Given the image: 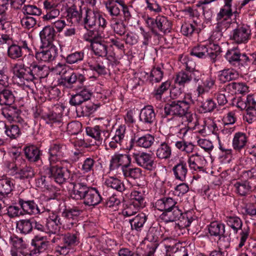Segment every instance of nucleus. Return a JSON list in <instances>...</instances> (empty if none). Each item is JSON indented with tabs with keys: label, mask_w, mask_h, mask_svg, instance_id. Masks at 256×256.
<instances>
[{
	"label": "nucleus",
	"mask_w": 256,
	"mask_h": 256,
	"mask_svg": "<svg viewBox=\"0 0 256 256\" xmlns=\"http://www.w3.org/2000/svg\"><path fill=\"white\" fill-rule=\"evenodd\" d=\"M14 78L21 86H27V83L34 80L42 79L49 74V68L46 65L37 64L36 62L27 64H15L12 68Z\"/></svg>",
	"instance_id": "1"
},
{
	"label": "nucleus",
	"mask_w": 256,
	"mask_h": 256,
	"mask_svg": "<svg viewBox=\"0 0 256 256\" xmlns=\"http://www.w3.org/2000/svg\"><path fill=\"white\" fill-rule=\"evenodd\" d=\"M232 0H224V5L222 8L217 14L218 21L217 32H214L211 36V39L214 40L216 38L220 40L222 36L221 32L226 30L229 28L232 23V16L233 12L232 8Z\"/></svg>",
	"instance_id": "2"
},
{
	"label": "nucleus",
	"mask_w": 256,
	"mask_h": 256,
	"mask_svg": "<svg viewBox=\"0 0 256 256\" xmlns=\"http://www.w3.org/2000/svg\"><path fill=\"white\" fill-rule=\"evenodd\" d=\"M193 104H194V100L191 94H186L182 100H174L166 104L164 108L163 116H183L187 111L189 110L190 106Z\"/></svg>",
	"instance_id": "3"
},
{
	"label": "nucleus",
	"mask_w": 256,
	"mask_h": 256,
	"mask_svg": "<svg viewBox=\"0 0 256 256\" xmlns=\"http://www.w3.org/2000/svg\"><path fill=\"white\" fill-rule=\"evenodd\" d=\"M228 226L230 227L234 233H237L239 230H242L240 234V242L238 248H242L248 238L250 230L248 227L244 228L242 229V220L237 216H228L225 220Z\"/></svg>",
	"instance_id": "4"
},
{
	"label": "nucleus",
	"mask_w": 256,
	"mask_h": 256,
	"mask_svg": "<svg viewBox=\"0 0 256 256\" xmlns=\"http://www.w3.org/2000/svg\"><path fill=\"white\" fill-rule=\"evenodd\" d=\"M85 28L89 29L98 26L99 28H104L106 26V19L97 11L90 9L86 10L82 21Z\"/></svg>",
	"instance_id": "5"
},
{
	"label": "nucleus",
	"mask_w": 256,
	"mask_h": 256,
	"mask_svg": "<svg viewBox=\"0 0 256 256\" xmlns=\"http://www.w3.org/2000/svg\"><path fill=\"white\" fill-rule=\"evenodd\" d=\"M202 74L200 71H194L190 72L181 70L176 75L174 80L176 85L184 88L188 86L192 81L194 82H198L201 80Z\"/></svg>",
	"instance_id": "6"
},
{
	"label": "nucleus",
	"mask_w": 256,
	"mask_h": 256,
	"mask_svg": "<svg viewBox=\"0 0 256 256\" xmlns=\"http://www.w3.org/2000/svg\"><path fill=\"white\" fill-rule=\"evenodd\" d=\"M146 22L152 32L156 34H157L156 28L164 34L170 32L172 28L170 21L164 16H158L156 19L148 17Z\"/></svg>",
	"instance_id": "7"
},
{
	"label": "nucleus",
	"mask_w": 256,
	"mask_h": 256,
	"mask_svg": "<svg viewBox=\"0 0 256 256\" xmlns=\"http://www.w3.org/2000/svg\"><path fill=\"white\" fill-rule=\"evenodd\" d=\"M46 170L47 176L60 184L66 182L70 176V170L62 166H51Z\"/></svg>",
	"instance_id": "8"
},
{
	"label": "nucleus",
	"mask_w": 256,
	"mask_h": 256,
	"mask_svg": "<svg viewBox=\"0 0 256 256\" xmlns=\"http://www.w3.org/2000/svg\"><path fill=\"white\" fill-rule=\"evenodd\" d=\"M251 37V30L248 26L240 24L237 26L232 32L230 40L236 44H246Z\"/></svg>",
	"instance_id": "9"
},
{
	"label": "nucleus",
	"mask_w": 256,
	"mask_h": 256,
	"mask_svg": "<svg viewBox=\"0 0 256 256\" xmlns=\"http://www.w3.org/2000/svg\"><path fill=\"white\" fill-rule=\"evenodd\" d=\"M62 237L64 243L62 246H58L56 250L61 254H66L68 253L71 247L74 246L79 243L78 234L77 232H68L62 234Z\"/></svg>",
	"instance_id": "10"
},
{
	"label": "nucleus",
	"mask_w": 256,
	"mask_h": 256,
	"mask_svg": "<svg viewBox=\"0 0 256 256\" xmlns=\"http://www.w3.org/2000/svg\"><path fill=\"white\" fill-rule=\"evenodd\" d=\"M132 157L136 164L146 170H152L156 168V164L151 154L146 152H132Z\"/></svg>",
	"instance_id": "11"
},
{
	"label": "nucleus",
	"mask_w": 256,
	"mask_h": 256,
	"mask_svg": "<svg viewBox=\"0 0 256 256\" xmlns=\"http://www.w3.org/2000/svg\"><path fill=\"white\" fill-rule=\"evenodd\" d=\"M132 164L130 156L126 154H115L110 160L111 168H118L121 166L122 172Z\"/></svg>",
	"instance_id": "12"
},
{
	"label": "nucleus",
	"mask_w": 256,
	"mask_h": 256,
	"mask_svg": "<svg viewBox=\"0 0 256 256\" xmlns=\"http://www.w3.org/2000/svg\"><path fill=\"white\" fill-rule=\"evenodd\" d=\"M86 132L88 136L96 141V143L97 145L105 142L110 136L109 130L101 128L99 126H96L93 128L88 127L86 128Z\"/></svg>",
	"instance_id": "13"
},
{
	"label": "nucleus",
	"mask_w": 256,
	"mask_h": 256,
	"mask_svg": "<svg viewBox=\"0 0 256 256\" xmlns=\"http://www.w3.org/2000/svg\"><path fill=\"white\" fill-rule=\"evenodd\" d=\"M64 225V221L56 214L52 213L50 214L46 219V232L52 234H56L60 230V226Z\"/></svg>",
	"instance_id": "14"
},
{
	"label": "nucleus",
	"mask_w": 256,
	"mask_h": 256,
	"mask_svg": "<svg viewBox=\"0 0 256 256\" xmlns=\"http://www.w3.org/2000/svg\"><path fill=\"white\" fill-rule=\"evenodd\" d=\"M114 60V57L109 56L107 58L98 62L96 64L88 62V66L91 70L96 71L99 74H106L108 71L112 68L113 64L112 62Z\"/></svg>",
	"instance_id": "15"
},
{
	"label": "nucleus",
	"mask_w": 256,
	"mask_h": 256,
	"mask_svg": "<svg viewBox=\"0 0 256 256\" xmlns=\"http://www.w3.org/2000/svg\"><path fill=\"white\" fill-rule=\"evenodd\" d=\"M82 210L78 206H73L66 210L62 214L64 218V225L67 228H70L74 224H76L78 218L82 212Z\"/></svg>",
	"instance_id": "16"
},
{
	"label": "nucleus",
	"mask_w": 256,
	"mask_h": 256,
	"mask_svg": "<svg viewBox=\"0 0 256 256\" xmlns=\"http://www.w3.org/2000/svg\"><path fill=\"white\" fill-rule=\"evenodd\" d=\"M126 126H120L115 132L114 134L112 136L110 140L108 138L105 142H104L105 145L108 144L110 148L114 150L119 148L124 140L125 136Z\"/></svg>",
	"instance_id": "17"
},
{
	"label": "nucleus",
	"mask_w": 256,
	"mask_h": 256,
	"mask_svg": "<svg viewBox=\"0 0 256 256\" xmlns=\"http://www.w3.org/2000/svg\"><path fill=\"white\" fill-rule=\"evenodd\" d=\"M46 49L36 54V60L41 62H49L54 60L58 55V50L55 46H49Z\"/></svg>",
	"instance_id": "18"
},
{
	"label": "nucleus",
	"mask_w": 256,
	"mask_h": 256,
	"mask_svg": "<svg viewBox=\"0 0 256 256\" xmlns=\"http://www.w3.org/2000/svg\"><path fill=\"white\" fill-rule=\"evenodd\" d=\"M8 106L2 110V114L8 120H12L18 122L22 125L26 124L24 120L20 117L21 110L16 106L8 105Z\"/></svg>",
	"instance_id": "19"
},
{
	"label": "nucleus",
	"mask_w": 256,
	"mask_h": 256,
	"mask_svg": "<svg viewBox=\"0 0 256 256\" xmlns=\"http://www.w3.org/2000/svg\"><path fill=\"white\" fill-rule=\"evenodd\" d=\"M40 36L43 46H52L56 36V31L54 28L47 26H44L40 32Z\"/></svg>",
	"instance_id": "20"
},
{
	"label": "nucleus",
	"mask_w": 256,
	"mask_h": 256,
	"mask_svg": "<svg viewBox=\"0 0 256 256\" xmlns=\"http://www.w3.org/2000/svg\"><path fill=\"white\" fill-rule=\"evenodd\" d=\"M68 20L74 24H78L82 21V10L81 7L76 4L68 8L66 10Z\"/></svg>",
	"instance_id": "21"
},
{
	"label": "nucleus",
	"mask_w": 256,
	"mask_h": 256,
	"mask_svg": "<svg viewBox=\"0 0 256 256\" xmlns=\"http://www.w3.org/2000/svg\"><path fill=\"white\" fill-rule=\"evenodd\" d=\"M73 188L70 196L75 200H83L90 187L82 182H75L72 183Z\"/></svg>",
	"instance_id": "22"
},
{
	"label": "nucleus",
	"mask_w": 256,
	"mask_h": 256,
	"mask_svg": "<svg viewBox=\"0 0 256 256\" xmlns=\"http://www.w3.org/2000/svg\"><path fill=\"white\" fill-rule=\"evenodd\" d=\"M192 170H201L206 164V161L204 157L198 153L190 156L186 162Z\"/></svg>",
	"instance_id": "23"
},
{
	"label": "nucleus",
	"mask_w": 256,
	"mask_h": 256,
	"mask_svg": "<svg viewBox=\"0 0 256 256\" xmlns=\"http://www.w3.org/2000/svg\"><path fill=\"white\" fill-rule=\"evenodd\" d=\"M83 200L85 205L95 206L101 202L102 198L96 188L90 187Z\"/></svg>",
	"instance_id": "24"
},
{
	"label": "nucleus",
	"mask_w": 256,
	"mask_h": 256,
	"mask_svg": "<svg viewBox=\"0 0 256 256\" xmlns=\"http://www.w3.org/2000/svg\"><path fill=\"white\" fill-rule=\"evenodd\" d=\"M140 120L142 122L151 124L155 120L156 114L153 107L150 105L145 106L140 114Z\"/></svg>",
	"instance_id": "25"
},
{
	"label": "nucleus",
	"mask_w": 256,
	"mask_h": 256,
	"mask_svg": "<svg viewBox=\"0 0 256 256\" xmlns=\"http://www.w3.org/2000/svg\"><path fill=\"white\" fill-rule=\"evenodd\" d=\"M172 170L176 179L184 181L188 172L187 162L184 160H180L173 167Z\"/></svg>",
	"instance_id": "26"
},
{
	"label": "nucleus",
	"mask_w": 256,
	"mask_h": 256,
	"mask_svg": "<svg viewBox=\"0 0 256 256\" xmlns=\"http://www.w3.org/2000/svg\"><path fill=\"white\" fill-rule=\"evenodd\" d=\"M18 204L24 212L29 214H38L44 212L34 200H18Z\"/></svg>",
	"instance_id": "27"
},
{
	"label": "nucleus",
	"mask_w": 256,
	"mask_h": 256,
	"mask_svg": "<svg viewBox=\"0 0 256 256\" xmlns=\"http://www.w3.org/2000/svg\"><path fill=\"white\" fill-rule=\"evenodd\" d=\"M66 150V146L62 144H54L49 149L50 158V162H56L60 159Z\"/></svg>",
	"instance_id": "28"
},
{
	"label": "nucleus",
	"mask_w": 256,
	"mask_h": 256,
	"mask_svg": "<svg viewBox=\"0 0 256 256\" xmlns=\"http://www.w3.org/2000/svg\"><path fill=\"white\" fill-rule=\"evenodd\" d=\"M26 158L30 162H35L40 160L42 152L39 148L34 145H30L24 148Z\"/></svg>",
	"instance_id": "29"
},
{
	"label": "nucleus",
	"mask_w": 256,
	"mask_h": 256,
	"mask_svg": "<svg viewBox=\"0 0 256 256\" xmlns=\"http://www.w3.org/2000/svg\"><path fill=\"white\" fill-rule=\"evenodd\" d=\"M64 110V107L60 104L54 105L52 110L46 114V117L48 120L53 123L62 122V116Z\"/></svg>",
	"instance_id": "30"
},
{
	"label": "nucleus",
	"mask_w": 256,
	"mask_h": 256,
	"mask_svg": "<svg viewBox=\"0 0 256 256\" xmlns=\"http://www.w3.org/2000/svg\"><path fill=\"white\" fill-rule=\"evenodd\" d=\"M91 95L92 94L90 90L84 89L76 94L72 96L70 100V104L74 106L80 105L84 102L90 100Z\"/></svg>",
	"instance_id": "31"
},
{
	"label": "nucleus",
	"mask_w": 256,
	"mask_h": 256,
	"mask_svg": "<svg viewBox=\"0 0 256 256\" xmlns=\"http://www.w3.org/2000/svg\"><path fill=\"white\" fill-rule=\"evenodd\" d=\"M172 155V149L168 143L162 142L156 150V156L160 160H168Z\"/></svg>",
	"instance_id": "32"
},
{
	"label": "nucleus",
	"mask_w": 256,
	"mask_h": 256,
	"mask_svg": "<svg viewBox=\"0 0 256 256\" xmlns=\"http://www.w3.org/2000/svg\"><path fill=\"white\" fill-rule=\"evenodd\" d=\"M248 88L244 82H232L228 84L224 90L230 91L232 94H244L248 92Z\"/></svg>",
	"instance_id": "33"
},
{
	"label": "nucleus",
	"mask_w": 256,
	"mask_h": 256,
	"mask_svg": "<svg viewBox=\"0 0 256 256\" xmlns=\"http://www.w3.org/2000/svg\"><path fill=\"white\" fill-rule=\"evenodd\" d=\"M177 202L171 198H164L156 202V206L160 211L164 212L170 210L175 206Z\"/></svg>",
	"instance_id": "34"
},
{
	"label": "nucleus",
	"mask_w": 256,
	"mask_h": 256,
	"mask_svg": "<svg viewBox=\"0 0 256 256\" xmlns=\"http://www.w3.org/2000/svg\"><path fill=\"white\" fill-rule=\"evenodd\" d=\"M215 84V80L210 76L202 79V83H198L196 88V92L198 96L205 92H208Z\"/></svg>",
	"instance_id": "35"
},
{
	"label": "nucleus",
	"mask_w": 256,
	"mask_h": 256,
	"mask_svg": "<svg viewBox=\"0 0 256 256\" xmlns=\"http://www.w3.org/2000/svg\"><path fill=\"white\" fill-rule=\"evenodd\" d=\"M146 220V216L144 213H140L134 218H130L128 222L130 224L132 230L140 231Z\"/></svg>",
	"instance_id": "36"
},
{
	"label": "nucleus",
	"mask_w": 256,
	"mask_h": 256,
	"mask_svg": "<svg viewBox=\"0 0 256 256\" xmlns=\"http://www.w3.org/2000/svg\"><path fill=\"white\" fill-rule=\"evenodd\" d=\"M182 214L181 210L176 206L170 210L163 212L162 218L166 222H174L180 219Z\"/></svg>",
	"instance_id": "37"
},
{
	"label": "nucleus",
	"mask_w": 256,
	"mask_h": 256,
	"mask_svg": "<svg viewBox=\"0 0 256 256\" xmlns=\"http://www.w3.org/2000/svg\"><path fill=\"white\" fill-rule=\"evenodd\" d=\"M248 139L246 134L242 132H238L234 134L232 140L233 148L236 150L242 149L247 142Z\"/></svg>",
	"instance_id": "38"
},
{
	"label": "nucleus",
	"mask_w": 256,
	"mask_h": 256,
	"mask_svg": "<svg viewBox=\"0 0 256 256\" xmlns=\"http://www.w3.org/2000/svg\"><path fill=\"white\" fill-rule=\"evenodd\" d=\"M92 50L95 55L104 57L108 54V46L104 42L94 41L91 44Z\"/></svg>",
	"instance_id": "39"
},
{
	"label": "nucleus",
	"mask_w": 256,
	"mask_h": 256,
	"mask_svg": "<svg viewBox=\"0 0 256 256\" xmlns=\"http://www.w3.org/2000/svg\"><path fill=\"white\" fill-rule=\"evenodd\" d=\"M238 78V72L233 69H226L221 70L218 75V79L222 83L235 80Z\"/></svg>",
	"instance_id": "40"
},
{
	"label": "nucleus",
	"mask_w": 256,
	"mask_h": 256,
	"mask_svg": "<svg viewBox=\"0 0 256 256\" xmlns=\"http://www.w3.org/2000/svg\"><path fill=\"white\" fill-rule=\"evenodd\" d=\"M104 184L108 187L119 192H123L126 190L123 182L114 176L107 178L104 182Z\"/></svg>",
	"instance_id": "41"
},
{
	"label": "nucleus",
	"mask_w": 256,
	"mask_h": 256,
	"mask_svg": "<svg viewBox=\"0 0 256 256\" xmlns=\"http://www.w3.org/2000/svg\"><path fill=\"white\" fill-rule=\"evenodd\" d=\"M33 223L30 219L20 220L16 222V228L21 234H28L33 229Z\"/></svg>",
	"instance_id": "42"
},
{
	"label": "nucleus",
	"mask_w": 256,
	"mask_h": 256,
	"mask_svg": "<svg viewBox=\"0 0 256 256\" xmlns=\"http://www.w3.org/2000/svg\"><path fill=\"white\" fill-rule=\"evenodd\" d=\"M16 100L14 92L9 88H6L0 94V105H12Z\"/></svg>",
	"instance_id": "43"
},
{
	"label": "nucleus",
	"mask_w": 256,
	"mask_h": 256,
	"mask_svg": "<svg viewBox=\"0 0 256 256\" xmlns=\"http://www.w3.org/2000/svg\"><path fill=\"white\" fill-rule=\"evenodd\" d=\"M208 232L212 236H220L224 234L225 226L218 222H213L209 225Z\"/></svg>",
	"instance_id": "44"
},
{
	"label": "nucleus",
	"mask_w": 256,
	"mask_h": 256,
	"mask_svg": "<svg viewBox=\"0 0 256 256\" xmlns=\"http://www.w3.org/2000/svg\"><path fill=\"white\" fill-rule=\"evenodd\" d=\"M154 138L150 134H146L139 137L136 140L137 146L144 148H150L154 144Z\"/></svg>",
	"instance_id": "45"
},
{
	"label": "nucleus",
	"mask_w": 256,
	"mask_h": 256,
	"mask_svg": "<svg viewBox=\"0 0 256 256\" xmlns=\"http://www.w3.org/2000/svg\"><path fill=\"white\" fill-rule=\"evenodd\" d=\"M96 166V162L93 157L86 158L80 164L79 168L84 173L93 171Z\"/></svg>",
	"instance_id": "46"
},
{
	"label": "nucleus",
	"mask_w": 256,
	"mask_h": 256,
	"mask_svg": "<svg viewBox=\"0 0 256 256\" xmlns=\"http://www.w3.org/2000/svg\"><path fill=\"white\" fill-rule=\"evenodd\" d=\"M84 58V52L82 51H76L68 54L66 58V62L70 64H78L82 62Z\"/></svg>",
	"instance_id": "47"
},
{
	"label": "nucleus",
	"mask_w": 256,
	"mask_h": 256,
	"mask_svg": "<svg viewBox=\"0 0 256 256\" xmlns=\"http://www.w3.org/2000/svg\"><path fill=\"white\" fill-rule=\"evenodd\" d=\"M240 55V53L238 50L232 49L227 51L225 57L232 65L238 66Z\"/></svg>",
	"instance_id": "48"
},
{
	"label": "nucleus",
	"mask_w": 256,
	"mask_h": 256,
	"mask_svg": "<svg viewBox=\"0 0 256 256\" xmlns=\"http://www.w3.org/2000/svg\"><path fill=\"white\" fill-rule=\"evenodd\" d=\"M62 79L69 84H73L76 82L82 84L85 80L84 76L82 74H77L74 72H68V74H66Z\"/></svg>",
	"instance_id": "49"
},
{
	"label": "nucleus",
	"mask_w": 256,
	"mask_h": 256,
	"mask_svg": "<svg viewBox=\"0 0 256 256\" xmlns=\"http://www.w3.org/2000/svg\"><path fill=\"white\" fill-rule=\"evenodd\" d=\"M13 188V184L10 179H0V194L8 195L12 191Z\"/></svg>",
	"instance_id": "50"
},
{
	"label": "nucleus",
	"mask_w": 256,
	"mask_h": 256,
	"mask_svg": "<svg viewBox=\"0 0 256 256\" xmlns=\"http://www.w3.org/2000/svg\"><path fill=\"white\" fill-rule=\"evenodd\" d=\"M207 49L206 56H208L212 62H216V58L220 53V46L215 43H210L206 46Z\"/></svg>",
	"instance_id": "51"
},
{
	"label": "nucleus",
	"mask_w": 256,
	"mask_h": 256,
	"mask_svg": "<svg viewBox=\"0 0 256 256\" xmlns=\"http://www.w3.org/2000/svg\"><path fill=\"white\" fill-rule=\"evenodd\" d=\"M237 192L240 196H244L248 194L250 190V186L247 181L237 182L234 184Z\"/></svg>",
	"instance_id": "52"
},
{
	"label": "nucleus",
	"mask_w": 256,
	"mask_h": 256,
	"mask_svg": "<svg viewBox=\"0 0 256 256\" xmlns=\"http://www.w3.org/2000/svg\"><path fill=\"white\" fill-rule=\"evenodd\" d=\"M5 134L11 139L17 138L20 134V128L18 126L10 124L7 126L4 124Z\"/></svg>",
	"instance_id": "53"
},
{
	"label": "nucleus",
	"mask_w": 256,
	"mask_h": 256,
	"mask_svg": "<svg viewBox=\"0 0 256 256\" xmlns=\"http://www.w3.org/2000/svg\"><path fill=\"white\" fill-rule=\"evenodd\" d=\"M8 56L12 60H16L22 56V51L20 48L19 45L13 44L8 48Z\"/></svg>",
	"instance_id": "54"
},
{
	"label": "nucleus",
	"mask_w": 256,
	"mask_h": 256,
	"mask_svg": "<svg viewBox=\"0 0 256 256\" xmlns=\"http://www.w3.org/2000/svg\"><path fill=\"white\" fill-rule=\"evenodd\" d=\"M32 244L41 252H44L48 246V242L46 238L43 236H36L32 241Z\"/></svg>",
	"instance_id": "55"
},
{
	"label": "nucleus",
	"mask_w": 256,
	"mask_h": 256,
	"mask_svg": "<svg viewBox=\"0 0 256 256\" xmlns=\"http://www.w3.org/2000/svg\"><path fill=\"white\" fill-rule=\"evenodd\" d=\"M107 10L111 16H118L120 12V9L114 0H108L105 2Z\"/></svg>",
	"instance_id": "56"
},
{
	"label": "nucleus",
	"mask_w": 256,
	"mask_h": 256,
	"mask_svg": "<svg viewBox=\"0 0 256 256\" xmlns=\"http://www.w3.org/2000/svg\"><path fill=\"white\" fill-rule=\"evenodd\" d=\"M180 61L181 62L183 66L185 67V71L190 72H194V71H200L199 70L196 69V64L190 58L186 56L182 57L180 59Z\"/></svg>",
	"instance_id": "57"
},
{
	"label": "nucleus",
	"mask_w": 256,
	"mask_h": 256,
	"mask_svg": "<svg viewBox=\"0 0 256 256\" xmlns=\"http://www.w3.org/2000/svg\"><path fill=\"white\" fill-rule=\"evenodd\" d=\"M164 72L160 67H154L151 70L150 80L152 82H160L163 78Z\"/></svg>",
	"instance_id": "58"
},
{
	"label": "nucleus",
	"mask_w": 256,
	"mask_h": 256,
	"mask_svg": "<svg viewBox=\"0 0 256 256\" xmlns=\"http://www.w3.org/2000/svg\"><path fill=\"white\" fill-rule=\"evenodd\" d=\"M140 208V207L136 204L130 202L128 204H126L122 211V214L124 216L131 217L138 212Z\"/></svg>",
	"instance_id": "59"
},
{
	"label": "nucleus",
	"mask_w": 256,
	"mask_h": 256,
	"mask_svg": "<svg viewBox=\"0 0 256 256\" xmlns=\"http://www.w3.org/2000/svg\"><path fill=\"white\" fill-rule=\"evenodd\" d=\"M124 178H130L134 179L138 178L142 176V170L140 168H130L128 167L122 172Z\"/></svg>",
	"instance_id": "60"
},
{
	"label": "nucleus",
	"mask_w": 256,
	"mask_h": 256,
	"mask_svg": "<svg viewBox=\"0 0 256 256\" xmlns=\"http://www.w3.org/2000/svg\"><path fill=\"white\" fill-rule=\"evenodd\" d=\"M170 87V82L166 81L162 82L161 85L154 92V96L158 100H160L162 95L166 92Z\"/></svg>",
	"instance_id": "61"
},
{
	"label": "nucleus",
	"mask_w": 256,
	"mask_h": 256,
	"mask_svg": "<svg viewBox=\"0 0 256 256\" xmlns=\"http://www.w3.org/2000/svg\"><path fill=\"white\" fill-rule=\"evenodd\" d=\"M206 46L204 44H199L192 49L190 54L198 58H204L206 56Z\"/></svg>",
	"instance_id": "62"
},
{
	"label": "nucleus",
	"mask_w": 256,
	"mask_h": 256,
	"mask_svg": "<svg viewBox=\"0 0 256 256\" xmlns=\"http://www.w3.org/2000/svg\"><path fill=\"white\" fill-rule=\"evenodd\" d=\"M200 107L202 109V112L205 113L213 111L216 108V104L212 98H210L202 102Z\"/></svg>",
	"instance_id": "63"
},
{
	"label": "nucleus",
	"mask_w": 256,
	"mask_h": 256,
	"mask_svg": "<svg viewBox=\"0 0 256 256\" xmlns=\"http://www.w3.org/2000/svg\"><path fill=\"white\" fill-rule=\"evenodd\" d=\"M20 22L22 27L28 30L34 28L36 24L35 18L25 15L20 18Z\"/></svg>",
	"instance_id": "64"
}]
</instances>
